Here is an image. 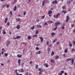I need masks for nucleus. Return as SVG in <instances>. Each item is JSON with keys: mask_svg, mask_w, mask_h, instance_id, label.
Instances as JSON below:
<instances>
[{"mask_svg": "<svg viewBox=\"0 0 75 75\" xmlns=\"http://www.w3.org/2000/svg\"><path fill=\"white\" fill-rule=\"evenodd\" d=\"M38 71H40V72H42L43 71V69H41V68H40L38 69Z\"/></svg>", "mask_w": 75, "mask_h": 75, "instance_id": "423d86ee", "label": "nucleus"}, {"mask_svg": "<svg viewBox=\"0 0 75 75\" xmlns=\"http://www.w3.org/2000/svg\"><path fill=\"white\" fill-rule=\"evenodd\" d=\"M56 45H59V42H57V44H56Z\"/></svg>", "mask_w": 75, "mask_h": 75, "instance_id": "8fccbe9b", "label": "nucleus"}, {"mask_svg": "<svg viewBox=\"0 0 75 75\" xmlns=\"http://www.w3.org/2000/svg\"><path fill=\"white\" fill-rule=\"evenodd\" d=\"M55 59L57 60L58 59V58H59V56L58 55H57L55 57Z\"/></svg>", "mask_w": 75, "mask_h": 75, "instance_id": "5701e85b", "label": "nucleus"}, {"mask_svg": "<svg viewBox=\"0 0 75 75\" xmlns=\"http://www.w3.org/2000/svg\"><path fill=\"white\" fill-rule=\"evenodd\" d=\"M17 57H18V58H21L22 56L21 55L18 54L17 55Z\"/></svg>", "mask_w": 75, "mask_h": 75, "instance_id": "6ab92c4d", "label": "nucleus"}, {"mask_svg": "<svg viewBox=\"0 0 75 75\" xmlns=\"http://www.w3.org/2000/svg\"><path fill=\"white\" fill-rule=\"evenodd\" d=\"M22 43L23 44H25V45H27V44L26 42H23Z\"/></svg>", "mask_w": 75, "mask_h": 75, "instance_id": "a19ab883", "label": "nucleus"}, {"mask_svg": "<svg viewBox=\"0 0 75 75\" xmlns=\"http://www.w3.org/2000/svg\"><path fill=\"white\" fill-rule=\"evenodd\" d=\"M38 65H36V69H38Z\"/></svg>", "mask_w": 75, "mask_h": 75, "instance_id": "49530a36", "label": "nucleus"}, {"mask_svg": "<svg viewBox=\"0 0 75 75\" xmlns=\"http://www.w3.org/2000/svg\"><path fill=\"white\" fill-rule=\"evenodd\" d=\"M32 37H37V35L35 34V35H33Z\"/></svg>", "mask_w": 75, "mask_h": 75, "instance_id": "c85d7f7f", "label": "nucleus"}, {"mask_svg": "<svg viewBox=\"0 0 75 75\" xmlns=\"http://www.w3.org/2000/svg\"><path fill=\"white\" fill-rule=\"evenodd\" d=\"M9 6H10L9 4L6 5V7H7V8H8L9 7Z\"/></svg>", "mask_w": 75, "mask_h": 75, "instance_id": "79ce46f5", "label": "nucleus"}, {"mask_svg": "<svg viewBox=\"0 0 75 75\" xmlns=\"http://www.w3.org/2000/svg\"><path fill=\"white\" fill-rule=\"evenodd\" d=\"M44 65H46V67H48V65H47V64H44Z\"/></svg>", "mask_w": 75, "mask_h": 75, "instance_id": "de8ad7c7", "label": "nucleus"}, {"mask_svg": "<svg viewBox=\"0 0 75 75\" xmlns=\"http://www.w3.org/2000/svg\"><path fill=\"white\" fill-rule=\"evenodd\" d=\"M52 13V12L51 11H49L48 12V14H51Z\"/></svg>", "mask_w": 75, "mask_h": 75, "instance_id": "6e6552de", "label": "nucleus"}, {"mask_svg": "<svg viewBox=\"0 0 75 75\" xmlns=\"http://www.w3.org/2000/svg\"><path fill=\"white\" fill-rule=\"evenodd\" d=\"M10 41L8 42L6 45L7 47H8V45L10 44Z\"/></svg>", "mask_w": 75, "mask_h": 75, "instance_id": "412c9836", "label": "nucleus"}, {"mask_svg": "<svg viewBox=\"0 0 75 75\" xmlns=\"http://www.w3.org/2000/svg\"><path fill=\"white\" fill-rule=\"evenodd\" d=\"M17 10V6H15V8L14 9V11H16Z\"/></svg>", "mask_w": 75, "mask_h": 75, "instance_id": "4be33fe9", "label": "nucleus"}, {"mask_svg": "<svg viewBox=\"0 0 75 75\" xmlns=\"http://www.w3.org/2000/svg\"><path fill=\"white\" fill-rule=\"evenodd\" d=\"M25 75H28V73L27 72V73H25Z\"/></svg>", "mask_w": 75, "mask_h": 75, "instance_id": "13d9d810", "label": "nucleus"}, {"mask_svg": "<svg viewBox=\"0 0 75 75\" xmlns=\"http://www.w3.org/2000/svg\"><path fill=\"white\" fill-rule=\"evenodd\" d=\"M65 6H63L62 7V9H63V10H64V9H65Z\"/></svg>", "mask_w": 75, "mask_h": 75, "instance_id": "c9c22d12", "label": "nucleus"}, {"mask_svg": "<svg viewBox=\"0 0 75 75\" xmlns=\"http://www.w3.org/2000/svg\"><path fill=\"white\" fill-rule=\"evenodd\" d=\"M4 30L3 31V34H6V31L5 30V31L4 32Z\"/></svg>", "mask_w": 75, "mask_h": 75, "instance_id": "cd10ccee", "label": "nucleus"}, {"mask_svg": "<svg viewBox=\"0 0 75 75\" xmlns=\"http://www.w3.org/2000/svg\"><path fill=\"white\" fill-rule=\"evenodd\" d=\"M7 24L8 25H10V22H8L7 23Z\"/></svg>", "mask_w": 75, "mask_h": 75, "instance_id": "5fc2aeb1", "label": "nucleus"}, {"mask_svg": "<svg viewBox=\"0 0 75 75\" xmlns=\"http://www.w3.org/2000/svg\"><path fill=\"white\" fill-rule=\"evenodd\" d=\"M67 19H69V16H67Z\"/></svg>", "mask_w": 75, "mask_h": 75, "instance_id": "4d7b16f0", "label": "nucleus"}, {"mask_svg": "<svg viewBox=\"0 0 75 75\" xmlns=\"http://www.w3.org/2000/svg\"><path fill=\"white\" fill-rule=\"evenodd\" d=\"M50 50H51V48H50V47H49L48 49V52H50Z\"/></svg>", "mask_w": 75, "mask_h": 75, "instance_id": "58836bf2", "label": "nucleus"}, {"mask_svg": "<svg viewBox=\"0 0 75 75\" xmlns=\"http://www.w3.org/2000/svg\"><path fill=\"white\" fill-rule=\"evenodd\" d=\"M36 26H37V28H42V26H40L39 25H36Z\"/></svg>", "mask_w": 75, "mask_h": 75, "instance_id": "9d476101", "label": "nucleus"}, {"mask_svg": "<svg viewBox=\"0 0 75 75\" xmlns=\"http://www.w3.org/2000/svg\"><path fill=\"white\" fill-rule=\"evenodd\" d=\"M35 26L34 25H33V27H31L30 28L31 30H33L34 29V28Z\"/></svg>", "mask_w": 75, "mask_h": 75, "instance_id": "393cba45", "label": "nucleus"}, {"mask_svg": "<svg viewBox=\"0 0 75 75\" xmlns=\"http://www.w3.org/2000/svg\"><path fill=\"white\" fill-rule=\"evenodd\" d=\"M19 72H23L24 70H23V69H20L18 70Z\"/></svg>", "mask_w": 75, "mask_h": 75, "instance_id": "7ed1b4c3", "label": "nucleus"}, {"mask_svg": "<svg viewBox=\"0 0 75 75\" xmlns=\"http://www.w3.org/2000/svg\"><path fill=\"white\" fill-rule=\"evenodd\" d=\"M68 19H66V22H68Z\"/></svg>", "mask_w": 75, "mask_h": 75, "instance_id": "bf43d9fd", "label": "nucleus"}, {"mask_svg": "<svg viewBox=\"0 0 75 75\" xmlns=\"http://www.w3.org/2000/svg\"><path fill=\"white\" fill-rule=\"evenodd\" d=\"M54 35H55V33H54V32L52 33L51 35H52V36H54Z\"/></svg>", "mask_w": 75, "mask_h": 75, "instance_id": "bb28decb", "label": "nucleus"}, {"mask_svg": "<svg viewBox=\"0 0 75 75\" xmlns=\"http://www.w3.org/2000/svg\"><path fill=\"white\" fill-rule=\"evenodd\" d=\"M6 4H5L4 5L2 6V7L3 8H4V7H6Z\"/></svg>", "mask_w": 75, "mask_h": 75, "instance_id": "4c0bfd02", "label": "nucleus"}, {"mask_svg": "<svg viewBox=\"0 0 75 75\" xmlns=\"http://www.w3.org/2000/svg\"><path fill=\"white\" fill-rule=\"evenodd\" d=\"M60 24H61V23L60 22H57L54 24V25L55 27H57L58 25H60Z\"/></svg>", "mask_w": 75, "mask_h": 75, "instance_id": "f257e3e1", "label": "nucleus"}, {"mask_svg": "<svg viewBox=\"0 0 75 75\" xmlns=\"http://www.w3.org/2000/svg\"><path fill=\"white\" fill-rule=\"evenodd\" d=\"M45 3V0H43L42 1V6H44Z\"/></svg>", "mask_w": 75, "mask_h": 75, "instance_id": "a211bd4d", "label": "nucleus"}, {"mask_svg": "<svg viewBox=\"0 0 75 75\" xmlns=\"http://www.w3.org/2000/svg\"><path fill=\"white\" fill-rule=\"evenodd\" d=\"M47 24H47V22H45V24H44V25H47Z\"/></svg>", "mask_w": 75, "mask_h": 75, "instance_id": "603ef678", "label": "nucleus"}, {"mask_svg": "<svg viewBox=\"0 0 75 75\" xmlns=\"http://www.w3.org/2000/svg\"><path fill=\"white\" fill-rule=\"evenodd\" d=\"M60 14H60V13H58L57 15L56 16V18H58V16H59V15H60Z\"/></svg>", "mask_w": 75, "mask_h": 75, "instance_id": "39448f33", "label": "nucleus"}, {"mask_svg": "<svg viewBox=\"0 0 75 75\" xmlns=\"http://www.w3.org/2000/svg\"><path fill=\"white\" fill-rule=\"evenodd\" d=\"M35 34H38V30H36Z\"/></svg>", "mask_w": 75, "mask_h": 75, "instance_id": "2f4dec72", "label": "nucleus"}, {"mask_svg": "<svg viewBox=\"0 0 75 75\" xmlns=\"http://www.w3.org/2000/svg\"><path fill=\"white\" fill-rule=\"evenodd\" d=\"M59 75H62V73H59Z\"/></svg>", "mask_w": 75, "mask_h": 75, "instance_id": "338daca9", "label": "nucleus"}, {"mask_svg": "<svg viewBox=\"0 0 75 75\" xmlns=\"http://www.w3.org/2000/svg\"><path fill=\"white\" fill-rule=\"evenodd\" d=\"M21 38V36H17L16 38L13 37V38H14L15 40H16L17 39H20Z\"/></svg>", "mask_w": 75, "mask_h": 75, "instance_id": "f03ea898", "label": "nucleus"}, {"mask_svg": "<svg viewBox=\"0 0 75 75\" xmlns=\"http://www.w3.org/2000/svg\"><path fill=\"white\" fill-rule=\"evenodd\" d=\"M16 28H17V29H20V25H18L16 27Z\"/></svg>", "mask_w": 75, "mask_h": 75, "instance_id": "ddd939ff", "label": "nucleus"}, {"mask_svg": "<svg viewBox=\"0 0 75 75\" xmlns=\"http://www.w3.org/2000/svg\"><path fill=\"white\" fill-rule=\"evenodd\" d=\"M41 52V51L39 50V51L38 52H37V54H40Z\"/></svg>", "mask_w": 75, "mask_h": 75, "instance_id": "4468645a", "label": "nucleus"}, {"mask_svg": "<svg viewBox=\"0 0 75 75\" xmlns=\"http://www.w3.org/2000/svg\"><path fill=\"white\" fill-rule=\"evenodd\" d=\"M57 27L56 26L55 28H54V29H53V30L55 31V30H57Z\"/></svg>", "mask_w": 75, "mask_h": 75, "instance_id": "e433bc0d", "label": "nucleus"}, {"mask_svg": "<svg viewBox=\"0 0 75 75\" xmlns=\"http://www.w3.org/2000/svg\"><path fill=\"white\" fill-rule=\"evenodd\" d=\"M48 23H50V24H52L53 23V22L52 21H48Z\"/></svg>", "mask_w": 75, "mask_h": 75, "instance_id": "aec40b11", "label": "nucleus"}, {"mask_svg": "<svg viewBox=\"0 0 75 75\" xmlns=\"http://www.w3.org/2000/svg\"><path fill=\"white\" fill-rule=\"evenodd\" d=\"M64 71H61V73L62 74H64Z\"/></svg>", "mask_w": 75, "mask_h": 75, "instance_id": "c03bdc74", "label": "nucleus"}, {"mask_svg": "<svg viewBox=\"0 0 75 75\" xmlns=\"http://www.w3.org/2000/svg\"><path fill=\"white\" fill-rule=\"evenodd\" d=\"M26 14V12H24V13H23V15L24 16H25V15Z\"/></svg>", "mask_w": 75, "mask_h": 75, "instance_id": "052dcab7", "label": "nucleus"}, {"mask_svg": "<svg viewBox=\"0 0 75 75\" xmlns=\"http://www.w3.org/2000/svg\"><path fill=\"white\" fill-rule=\"evenodd\" d=\"M16 20L17 21H20V20L21 19L20 18H18V19H17V18H16Z\"/></svg>", "mask_w": 75, "mask_h": 75, "instance_id": "f3484780", "label": "nucleus"}, {"mask_svg": "<svg viewBox=\"0 0 75 75\" xmlns=\"http://www.w3.org/2000/svg\"><path fill=\"white\" fill-rule=\"evenodd\" d=\"M2 51L3 52H4L5 51V49L4 48H3L2 49Z\"/></svg>", "mask_w": 75, "mask_h": 75, "instance_id": "ea45409f", "label": "nucleus"}, {"mask_svg": "<svg viewBox=\"0 0 75 75\" xmlns=\"http://www.w3.org/2000/svg\"><path fill=\"white\" fill-rule=\"evenodd\" d=\"M9 14L10 16L11 17V16H12V15H13V14H12V11H11L10 12Z\"/></svg>", "mask_w": 75, "mask_h": 75, "instance_id": "dca6fc26", "label": "nucleus"}, {"mask_svg": "<svg viewBox=\"0 0 75 75\" xmlns=\"http://www.w3.org/2000/svg\"><path fill=\"white\" fill-rule=\"evenodd\" d=\"M69 46L70 47H72V44H71L70 42H69Z\"/></svg>", "mask_w": 75, "mask_h": 75, "instance_id": "473e14b6", "label": "nucleus"}, {"mask_svg": "<svg viewBox=\"0 0 75 75\" xmlns=\"http://www.w3.org/2000/svg\"><path fill=\"white\" fill-rule=\"evenodd\" d=\"M65 24H63V25L62 26V30H64V27H65Z\"/></svg>", "mask_w": 75, "mask_h": 75, "instance_id": "9b49d317", "label": "nucleus"}, {"mask_svg": "<svg viewBox=\"0 0 75 75\" xmlns=\"http://www.w3.org/2000/svg\"><path fill=\"white\" fill-rule=\"evenodd\" d=\"M4 54L5 55L6 57H7V56L8 55V54L7 53H5Z\"/></svg>", "mask_w": 75, "mask_h": 75, "instance_id": "3c124183", "label": "nucleus"}, {"mask_svg": "<svg viewBox=\"0 0 75 75\" xmlns=\"http://www.w3.org/2000/svg\"><path fill=\"white\" fill-rule=\"evenodd\" d=\"M57 39H55V40H54L53 41V43L55 42V41H57Z\"/></svg>", "mask_w": 75, "mask_h": 75, "instance_id": "a18cd8bd", "label": "nucleus"}, {"mask_svg": "<svg viewBox=\"0 0 75 75\" xmlns=\"http://www.w3.org/2000/svg\"><path fill=\"white\" fill-rule=\"evenodd\" d=\"M31 36H28V40H30V39H31Z\"/></svg>", "mask_w": 75, "mask_h": 75, "instance_id": "7c9ffc66", "label": "nucleus"}, {"mask_svg": "<svg viewBox=\"0 0 75 75\" xmlns=\"http://www.w3.org/2000/svg\"><path fill=\"white\" fill-rule=\"evenodd\" d=\"M62 13H64V14H66V13H67V11H65L64 10H63L62 12Z\"/></svg>", "mask_w": 75, "mask_h": 75, "instance_id": "1a4fd4ad", "label": "nucleus"}, {"mask_svg": "<svg viewBox=\"0 0 75 75\" xmlns=\"http://www.w3.org/2000/svg\"><path fill=\"white\" fill-rule=\"evenodd\" d=\"M36 21H37V23H38L39 21H40L39 19H37Z\"/></svg>", "mask_w": 75, "mask_h": 75, "instance_id": "6e6d98bb", "label": "nucleus"}, {"mask_svg": "<svg viewBox=\"0 0 75 75\" xmlns=\"http://www.w3.org/2000/svg\"><path fill=\"white\" fill-rule=\"evenodd\" d=\"M51 62H54V61L53 59H51Z\"/></svg>", "mask_w": 75, "mask_h": 75, "instance_id": "37998d69", "label": "nucleus"}, {"mask_svg": "<svg viewBox=\"0 0 75 75\" xmlns=\"http://www.w3.org/2000/svg\"><path fill=\"white\" fill-rule=\"evenodd\" d=\"M59 36H61L62 35V33H60L59 35Z\"/></svg>", "mask_w": 75, "mask_h": 75, "instance_id": "680f3d73", "label": "nucleus"}, {"mask_svg": "<svg viewBox=\"0 0 75 75\" xmlns=\"http://www.w3.org/2000/svg\"><path fill=\"white\" fill-rule=\"evenodd\" d=\"M36 50H39V48H38V47H36Z\"/></svg>", "mask_w": 75, "mask_h": 75, "instance_id": "864d4df0", "label": "nucleus"}, {"mask_svg": "<svg viewBox=\"0 0 75 75\" xmlns=\"http://www.w3.org/2000/svg\"><path fill=\"white\" fill-rule=\"evenodd\" d=\"M54 52L53 51H52L51 54V55H54Z\"/></svg>", "mask_w": 75, "mask_h": 75, "instance_id": "f704fd0d", "label": "nucleus"}, {"mask_svg": "<svg viewBox=\"0 0 75 75\" xmlns=\"http://www.w3.org/2000/svg\"><path fill=\"white\" fill-rule=\"evenodd\" d=\"M20 61H21V60L20 59H19L18 60V63L19 65V67H20Z\"/></svg>", "mask_w": 75, "mask_h": 75, "instance_id": "20e7f679", "label": "nucleus"}, {"mask_svg": "<svg viewBox=\"0 0 75 75\" xmlns=\"http://www.w3.org/2000/svg\"><path fill=\"white\" fill-rule=\"evenodd\" d=\"M73 33H75V29H74V30Z\"/></svg>", "mask_w": 75, "mask_h": 75, "instance_id": "774afa93", "label": "nucleus"}, {"mask_svg": "<svg viewBox=\"0 0 75 75\" xmlns=\"http://www.w3.org/2000/svg\"><path fill=\"white\" fill-rule=\"evenodd\" d=\"M40 39L41 40V42H42L43 41V38H42V37H40Z\"/></svg>", "mask_w": 75, "mask_h": 75, "instance_id": "0eeeda50", "label": "nucleus"}, {"mask_svg": "<svg viewBox=\"0 0 75 75\" xmlns=\"http://www.w3.org/2000/svg\"><path fill=\"white\" fill-rule=\"evenodd\" d=\"M72 60V59H71V58H68V59H66V61H71V60Z\"/></svg>", "mask_w": 75, "mask_h": 75, "instance_id": "2eb2a0df", "label": "nucleus"}, {"mask_svg": "<svg viewBox=\"0 0 75 75\" xmlns=\"http://www.w3.org/2000/svg\"><path fill=\"white\" fill-rule=\"evenodd\" d=\"M8 20V18H6L5 19V20L4 21V22H5V23L6 24V23H7V21Z\"/></svg>", "mask_w": 75, "mask_h": 75, "instance_id": "f8f14e48", "label": "nucleus"}, {"mask_svg": "<svg viewBox=\"0 0 75 75\" xmlns=\"http://www.w3.org/2000/svg\"><path fill=\"white\" fill-rule=\"evenodd\" d=\"M71 52H74V51H75V50H74V49H72L71 50Z\"/></svg>", "mask_w": 75, "mask_h": 75, "instance_id": "72a5a7b5", "label": "nucleus"}, {"mask_svg": "<svg viewBox=\"0 0 75 75\" xmlns=\"http://www.w3.org/2000/svg\"><path fill=\"white\" fill-rule=\"evenodd\" d=\"M15 71L16 72V74H17V70H16Z\"/></svg>", "mask_w": 75, "mask_h": 75, "instance_id": "69168bd1", "label": "nucleus"}, {"mask_svg": "<svg viewBox=\"0 0 75 75\" xmlns=\"http://www.w3.org/2000/svg\"><path fill=\"white\" fill-rule=\"evenodd\" d=\"M54 3H55L56 4H57V1L55 0V1Z\"/></svg>", "mask_w": 75, "mask_h": 75, "instance_id": "0e129e2a", "label": "nucleus"}, {"mask_svg": "<svg viewBox=\"0 0 75 75\" xmlns=\"http://www.w3.org/2000/svg\"><path fill=\"white\" fill-rule=\"evenodd\" d=\"M73 45H75V41H74V40L73 41Z\"/></svg>", "mask_w": 75, "mask_h": 75, "instance_id": "09e8293b", "label": "nucleus"}, {"mask_svg": "<svg viewBox=\"0 0 75 75\" xmlns=\"http://www.w3.org/2000/svg\"><path fill=\"white\" fill-rule=\"evenodd\" d=\"M30 64L31 65V64H32V61H31L30 62Z\"/></svg>", "mask_w": 75, "mask_h": 75, "instance_id": "e2e57ef3", "label": "nucleus"}, {"mask_svg": "<svg viewBox=\"0 0 75 75\" xmlns=\"http://www.w3.org/2000/svg\"><path fill=\"white\" fill-rule=\"evenodd\" d=\"M68 52V49H65L64 50V52L65 53H67V52Z\"/></svg>", "mask_w": 75, "mask_h": 75, "instance_id": "a878e982", "label": "nucleus"}, {"mask_svg": "<svg viewBox=\"0 0 75 75\" xmlns=\"http://www.w3.org/2000/svg\"><path fill=\"white\" fill-rule=\"evenodd\" d=\"M45 18V15H44L43 16H42L41 19H44Z\"/></svg>", "mask_w": 75, "mask_h": 75, "instance_id": "c756f323", "label": "nucleus"}, {"mask_svg": "<svg viewBox=\"0 0 75 75\" xmlns=\"http://www.w3.org/2000/svg\"><path fill=\"white\" fill-rule=\"evenodd\" d=\"M74 59H72L71 61V64H74Z\"/></svg>", "mask_w": 75, "mask_h": 75, "instance_id": "b1692460", "label": "nucleus"}]
</instances>
